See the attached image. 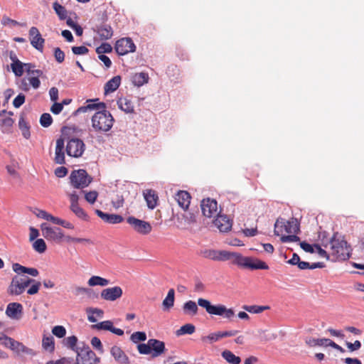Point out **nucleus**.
Here are the masks:
<instances>
[{"instance_id":"nucleus-1","label":"nucleus","mask_w":364,"mask_h":364,"mask_svg":"<svg viewBox=\"0 0 364 364\" xmlns=\"http://www.w3.org/2000/svg\"><path fill=\"white\" fill-rule=\"evenodd\" d=\"M90 100L85 106L79 107L76 112L83 113L89 110H97L91 118L92 128L97 133H105L109 131L114 124V119L112 114L105 109V104L103 102L93 103Z\"/></svg>"},{"instance_id":"nucleus-2","label":"nucleus","mask_w":364,"mask_h":364,"mask_svg":"<svg viewBox=\"0 0 364 364\" xmlns=\"http://www.w3.org/2000/svg\"><path fill=\"white\" fill-rule=\"evenodd\" d=\"M198 305L205 309L210 316H219L228 321H232L235 316V311L232 308H228L221 304H212L209 300L203 298H199L197 304L191 300L185 302L183 311L185 314L195 316L198 314Z\"/></svg>"},{"instance_id":"nucleus-3","label":"nucleus","mask_w":364,"mask_h":364,"mask_svg":"<svg viewBox=\"0 0 364 364\" xmlns=\"http://www.w3.org/2000/svg\"><path fill=\"white\" fill-rule=\"evenodd\" d=\"M325 247L329 251L332 261H343L350 257V247L343 237L338 233L333 235Z\"/></svg>"},{"instance_id":"nucleus-4","label":"nucleus","mask_w":364,"mask_h":364,"mask_svg":"<svg viewBox=\"0 0 364 364\" xmlns=\"http://www.w3.org/2000/svg\"><path fill=\"white\" fill-rule=\"evenodd\" d=\"M228 260H231L232 264L242 268L250 269H267L268 265L258 259H254L249 257H244L237 252H228Z\"/></svg>"},{"instance_id":"nucleus-5","label":"nucleus","mask_w":364,"mask_h":364,"mask_svg":"<svg viewBox=\"0 0 364 364\" xmlns=\"http://www.w3.org/2000/svg\"><path fill=\"white\" fill-rule=\"evenodd\" d=\"M299 231V223L297 219L292 218L289 220L279 218L274 224V235L277 236L284 235L283 233L296 234Z\"/></svg>"},{"instance_id":"nucleus-6","label":"nucleus","mask_w":364,"mask_h":364,"mask_svg":"<svg viewBox=\"0 0 364 364\" xmlns=\"http://www.w3.org/2000/svg\"><path fill=\"white\" fill-rule=\"evenodd\" d=\"M75 352L76 364H97L100 363V358L90 350L89 346H83L82 348H76Z\"/></svg>"},{"instance_id":"nucleus-7","label":"nucleus","mask_w":364,"mask_h":364,"mask_svg":"<svg viewBox=\"0 0 364 364\" xmlns=\"http://www.w3.org/2000/svg\"><path fill=\"white\" fill-rule=\"evenodd\" d=\"M1 340H4L3 345L4 346L9 348L18 354L22 353L31 357L36 355V352L33 349L26 347L22 343L15 341L7 336H4L1 338Z\"/></svg>"},{"instance_id":"nucleus-8","label":"nucleus","mask_w":364,"mask_h":364,"mask_svg":"<svg viewBox=\"0 0 364 364\" xmlns=\"http://www.w3.org/2000/svg\"><path fill=\"white\" fill-rule=\"evenodd\" d=\"M70 179L71 185L75 188H85L88 186L92 181V178L83 169L72 171Z\"/></svg>"},{"instance_id":"nucleus-9","label":"nucleus","mask_w":364,"mask_h":364,"mask_svg":"<svg viewBox=\"0 0 364 364\" xmlns=\"http://www.w3.org/2000/svg\"><path fill=\"white\" fill-rule=\"evenodd\" d=\"M42 235L47 240L60 243L64 239V234L60 228L51 227L44 223L41 225Z\"/></svg>"},{"instance_id":"nucleus-10","label":"nucleus","mask_w":364,"mask_h":364,"mask_svg":"<svg viewBox=\"0 0 364 364\" xmlns=\"http://www.w3.org/2000/svg\"><path fill=\"white\" fill-rule=\"evenodd\" d=\"M127 222L132 228L137 233L146 235L152 230V227L149 222L136 218L134 216H129L127 218Z\"/></svg>"},{"instance_id":"nucleus-11","label":"nucleus","mask_w":364,"mask_h":364,"mask_svg":"<svg viewBox=\"0 0 364 364\" xmlns=\"http://www.w3.org/2000/svg\"><path fill=\"white\" fill-rule=\"evenodd\" d=\"M85 149V145L80 139L72 138L67 143L66 152L70 156L78 158L82 155Z\"/></svg>"},{"instance_id":"nucleus-12","label":"nucleus","mask_w":364,"mask_h":364,"mask_svg":"<svg viewBox=\"0 0 364 364\" xmlns=\"http://www.w3.org/2000/svg\"><path fill=\"white\" fill-rule=\"evenodd\" d=\"M115 50L119 55H124L136 50V46L130 38H122L115 44Z\"/></svg>"},{"instance_id":"nucleus-13","label":"nucleus","mask_w":364,"mask_h":364,"mask_svg":"<svg viewBox=\"0 0 364 364\" xmlns=\"http://www.w3.org/2000/svg\"><path fill=\"white\" fill-rule=\"evenodd\" d=\"M29 41L31 45L40 52H43L45 44V39L42 37L38 28L32 26L28 31Z\"/></svg>"},{"instance_id":"nucleus-14","label":"nucleus","mask_w":364,"mask_h":364,"mask_svg":"<svg viewBox=\"0 0 364 364\" xmlns=\"http://www.w3.org/2000/svg\"><path fill=\"white\" fill-rule=\"evenodd\" d=\"M200 255L204 258L212 259L214 261H227L228 260V251L226 250H215L205 249L200 251Z\"/></svg>"},{"instance_id":"nucleus-15","label":"nucleus","mask_w":364,"mask_h":364,"mask_svg":"<svg viewBox=\"0 0 364 364\" xmlns=\"http://www.w3.org/2000/svg\"><path fill=\"white\" fill-rule=\"evenodd\" d=\"M122 294V289L120 287L115 286L102 289L100 297L105 301H114L121 298Z\"/></svg>"},{"instance_id":"nucleus-16","label":"nucleus","mask_w":364,"mask_h":364,"mask_svg":"<svg viewBox=\"0 0 364 364\" xmlns=\"http://www.w3.org/2000/svg\"><path fill=\"white\" fill-rule=\"evenodd\" d=\"M203 214L207 218H211L218 215V203L214 199L206 198L201 202Z\"/></svg>"},{"instance_id":"nucleus-17","label":"nucleus","mask_w":364,"mask_h":364,"mask_svg":"<svg viewBox=\"0 0 364 364\" xmlns=\"http://www.w3.org/2000/svg\"><path fill=\"white\" fill-rule=\"evenodd\" d=\"M23 314V306L16 302L9 303L6 309V315L11 319L18 320Z\"/></svg>"},{"instance_id":"nucleus-18","label":"nucleus","mask_w":364,"mask_h":364,"mask_svg":"<svg viewBox=\"0 0 364 364\" xmlns=\"http://www.w3.org/2000/svg\"><path fill=\"white\" fill-rule=\"evenodd\" d=\"M213 223L220 232H224L230 230L232 225V221L225 215H218Z\"/></svg>"},{"instance_id":"nucleus-19","label":"nucleus","mask_w":364,"mask_h":364,"mask_svg":"<svg viewBox=\"0 0 364 364\" xmlns=\"http://www.w3.org/2000/svg\"><path fill=\"white\" fill-rule=\"evenodd\" d=\"M95 213L104 222L109 224H118L124 220L119 215L105 213L100 210H96Z\"/></svg>"},{"instance_id":"nucleus-20","label":"nucleus","mask_w":364,"mask_h":364,"mask_svg":"<svg viewBox=\"0 0 364 364\" xmlns=\"http://www.w3.org/2000/svg\"><path fill=\"white\" fill-rule=\"evenodd\" d=\"M65 141L63 138H59L56 141V146L55 151L54 161L58 164H65V154H64Z\"/></svg>"},{"instance_id":"nucleus-21","label":"nucleus","mask_w":364,"mask_h":364,"mask_svg":"<svg viewBox=\"0 0 364 364\" xmlns=\"http://www.w3.org/2000/svg\"><path fill=\"white\" fill-rule=\"evenodd\" d=\"M152 357H158L162 355L166 350L165 343L157 339H149Z\"/></svg>"},{"instance_id":"nucleus-22","label":"nucleus","mask_w":364,"mask_h":364,"mask_svg":"<svg viewBox=\"0 0 364 364\" xmlns=\"http://www.w3.org/2000/svg\"><path fill=\"white\" fill-rule=\"evenodd\" d=\"M25 291L21 283V278L14 277L8 288V292L11 295H20Z\"/></svg>"},{"instance_id":"nucleus-23","label":"nucleus","mask_w":364,"mask_h":364,"mask_svg":"<svg viewBox=\"0 0 364 364\" xmlns=\"http://www.w3.org/2000/svg\"><path fill=\"white\" fill-rule=\"evenodd\" d=\"M175 200L177 201L179 206H181L184 210L188 209L191 203L190 194L185 191H179L176 194Z\"/></svg>"},{"instance_id":"nucleus-24","label":"nucleus","mask_w":364,"mask_h":364,"mask_svg":"<svg viewBox=\"0 0 364 364\" xmlns=\"http://www.w3.org/2000/svg\"><path fill=\"white\" fill-rule=\"evenodd\" d=\"M110 353L117 363L120 364H127L129 363L128 357L119 347L117 346L112 347Z\"/></svg>"},{"instance_id":"nucleus-25","label":"nucleus","mask_w":364,"mask_h":364,"mask_svg":"<svg viewBox=\"0 0 364 364\" xmlns=\"http://www.w3.org/2000/svg\"><path fill=\"white\" fill-rule=\"evenodd\" d=\"M12 269L18 274H28L33 277H37L39 274L38 270L36 268L26 267L21 265L18 263H14L12 265Z\"/></svg>"},{"instance_id":"nucleus-26","label":"nucleus","mask_w":364,"mask_h":364,"mask_svg":"<svg viewBox=\"0 0 364 364\" xmlns=\"http://www.w3.org/2000/svg\"><path fill=\"white\" fill-rule=\"evenodd\" d=\"M121 83V77L119 75H117L110 79L108 82H107L105 85V94L107 95L109 93H112L117 90L119 87Z\"/></svg>"},{"instance_id":"nucleus-27","label":"nucleus","mask_w":364,"mask_h":364,"mask_svg":"<svg viewBox=\"0 0 364 364\" xmlns=\"http://www.w3.org/2000/svg\"><path fill=\"white\" fill-rule=\"evenodd\" d=\"M194 221V215L191 213H182L176 215L177 227L185 228L186 225H189Z\"/></svg>"},{"instance_id":"nucleus-28","label":"nucleus","mask_w":364,"mask_h":364,"mask_svg":"<svg viewBox=\"0 0 364 364\" xmlns=\"http://www.w3.org/2000/svg\"><path fill=\"white\" fill-rule=\"evenodd\" d=\"M97 33L101 40H108L113 36V30L109 25L102 24L96 29Z\"/></svg>"},{"instance_id":"nucleus-29","label":"nucleus","mask_w":364,"mask_h":364,"mask_svg":"<svg viewBox=\"0 0 364 364\" xmlns=\"http://www.w3.org/2000/svg\"><path fill=\"white\" fill-rule=\"evenodd\" d=\"M175 291L173 289L168 290L166 298L162 302V309L164 311H168L174 305Z\"/></svg>"},{"instance_id":"nucleus-30","label":"nucleus","mask_w":364,"mask_h":364,"mask_svg":"<svg viewBox=\"0 0 364 364\" xmlns=\"http://www.w3.org/2000/svg\"><path fill=\"white\" fill-rule=\"evenodd\" d=\"M117 105L120 109L125 113H133L134 111V106L131 100L126 97L120 98L117 101Z\"/></svg>"},{"instance_id":"nucleus-31","label":"nucleus","mask_w":364,"mask_h":364,"mask_svg":"<svg viewBox=\"0 0 364 364\" xmlns=\"http://www.w3.org/2000/svg\"><path fill=\"white\" fill-rule=\"evenodd\" d=\"M143 194L149 208L154 209L156 206L158 200V196L155 194V192L152 190H146Z\"/></svg>"},{"instance_id":"nucleus-32","label":"nucleus","mask_w":364,"mask_h":364,"mask_svg":"<svg viewBox=\"0 0 364 364\" xmlns=\"http://www.w3.org/2000/svg\"><path fill=\"white\" fill-rule=\"evenodd\" d=\"M87 319L90 322L95 323L97 318H102L104 316V311L97 308H89L87 309Z\"/></svg>"},{"instance_id":"nucleus-33","label":"nucleus","mask_w":364,"mask_h":364,"mask_svg":"<svg viewBox=\"0 0 364 364\" xmlns=\"http://www.w3.org/2000/svg\"><path fill=\"white\" fill-rule=\"evenodd\" d=\"M110 284L109 280L100 276H92L87 281L90 287H106Z\"/></svg>"},{"instance_id":"nucleus-34","label":"nucleus","mask_w":364,"mask_h":364,"mask_svg":"<svg viewBox=\"0 0 364 364\" xmlns=\"http://www.w3.org/2000/svg\"><path fill=\"white\" fill-rule=\"evenodd\" d=\"M14 120L11 117H6L0 122V129L4 134H11L12 132V127Z\"/></svg>"},{"instance_id":"nucleus-35","label":"nucleus","mask_w":364,"mask_h":364,"mask_svg":"<svg viewBox=\"0 0 364 364\" xmlns=\"http://www.w3.org/2000/svg\"><path fill=\"white\" fill-rule=\"evenodd\" d=\"M149 76L146 73H136L132 77V82L134 85L140 87L148 82Z\"/></svg>"},{"instance_id":"nucleus-36","label":"nucleus","mask_w":364,"mask_h":364,"mask_svg":"<svg viewBox=\"0 0 364 364\" xmlns=\"http://www.w3.org/2000/svg\"><path fill=\"white\" fill-rule=\"evenodd\" d=\"M222 357L230 364H240L241 359L239 356L235 355L229 350H225L222 353Z\"/></svg>"},{"instance_id":"nucleus-37","label":"nucleus","mask_w":364,"mask_h":364,"mask_svg":"<svg viewBox=\"0 0 364 364\" xmlns=\"http://www.w3.org/2000/svg\"><path fill=\"white\" fill-rule=\"evenodd\" d=\"M329 338H307L305 341L309 347L314 346H328Z\"/></svg>"},{"instance_id":"nucleus-38","label":"nucleus","mask_w":364,"mask_h":364,"mask_svg":"<svg viewBox=\"0 0 364 364\" xmlns=\"http://www.w3.org/2000/svg\"><path fill=\"white\" fill-rule=\"evenodd\" d=\"M70 210L80 219L83 220H88L89 216L86 212L80 206L79 203L70 205Z\"/></svg>"},{"instance_id":"nucleus-39","label":"nucleus","mask_w":364,"mask_h":364,"mask_svg":"<svg viewBox=\"0 0 364 364\" xmlns=\"http://www.w3.org/2000/svg\"><path fill=\"white\" fill-rule=\"evenodd\" d=\"M42 346L44 350L48 352H53L55 348L54 338L53 336H44L42 341Z\"/></svg>"},{"instance_id":"nucleus-40","label":"nucleus","mask_w":364,"mask_h":364,"mask_svg":"<svg viewBox=\"0 0 364 364\" xmlns=\"http://www.w3.org/2000/svg\"><path fill=\"white\" fill-rule=\"evenodd\" d=\"M269 306H257V305H251V306H243L242 309L245 311L252 313V314H260L262 311L269 309Z\"/></svg>"},{"instance_id":"nucleus-41","label":"nucleus","mask_w":364,"mask_h":364,"mask_svg":"<svg viewBox=\"0 0 364 364\" xmlns=\"http://www.w3.org/2000/svg\"><path fill=\"white\" fill-rule=\"evenodd\" d=\"M18 127L22 132L23 137L26 139H29L31 136L29 126L22 116L19 119Z\"/></svg>"},{"instance_id":"nucleus-42","label":"nucleus","mask_w":364,"mask_h":364,"mask_svg":"<svg viewBox=\"0 0 364 364\" xmlns=\"http://www.w3.org/2000/svg\"><path fill=\"white\" fill-rule=\"evenodd\" d=\"M11 66L14 73L16 76L20 77L23 75L24 72V65L22 62H21L18 60H16V61H14Z\"/></svg>"},{"instance_id":"nucleus-43","label":"nucleus","mask_w":364,"mask_h":364,"mask_svg":"<svg viewBox=\"0 0 364 364\" xmlns=\"http://www.w3.org/2000/svg\"><path fill=\"white\" fill-rule=\"evenodd\" d=\"M53 8L55 11L56 14L58 16L59 18L61 20H64L67 18V11L64 6L60 5L58 2H54L53 4Z\"/></svg>"},{"instance_id":"nucleus-44","label":"nucleus","mask_w":364,"mask_h":364,"mask_svg":"<svg viewBox=\"0 0 364 364\" xmlns=\"http://www.w3.org/2000/svg\"><path fill=\"white\" fill-rule=\"evenodd\" d=\"M222 338L221 331L210 333L208 336H203L201 340L204 343H213Z\"/></svg>"},{"instance_id":"nucleus-45","label":"nucleus","mask_w":364,"mask_h":364,"mask_svg":"<svg viewBox=\"0 0 364 364\" xmlns=\"http://www.w3.org/2000/svg\"><path fill=\"white\" fill-rule=\"evenodd\" d=\"M32 246L34 250L40 254L45 252L47 248L45 241L41 238L36 240Z\"/></svg>"},{"instance_id":"nucleus-46","label":"nucleus","mask_w":364,"mask_h":364,"mask_svg":"<svg viewBox=\"0 0 364 364\" xmlns=\"http://www.w3.org/2000/svg\"><path fill=\"white\" fill-rule=\"evenodd\" d=\"M196 328L191 323H187L182 326L180 329H178L176 332L178 336L183 335V334H192L195 332Z\"/></svg>"},{"instance_id":"nucleus-47","label":"nucleus","mask_w":364,"mask_h":364,"mask_svg":"<svg viewBox=\"0 0 364 364\" xmlns=\"http://www.w3.org/2000/svg\"><path fill=\"white\" fill-rule=\"evenodd\" d=\"M77 342V338L75 336H69L67 338H65L63 341V343L65 346L71 348L72 350H76V346Z\"/></svg>"},{"instance_id":"nucleus-48","label":"nucleus","mask_w":364,"mask_h":364,"mask_svg":"<svg viewBox=\"0 0 364 364\" xmlns=\"http://www.w3.org/2000/svg\"><path fill=\"white\" fill-rule=\"evenodd\" d=\"M113 326V323L111 321H104L93 325L92 328L97 330H107L111 331Z\"/></svg>"},{"instance_id":"nucleus-49","label":"nucleus","mask_w":364,"mask_h":364,"mask_svg":"<svg viewBox=\"0 0 364 364\" xmlns=\"http://www.w3.org/2000/svg\"><path fill=\"white\" fill-rule=\"evenodd\" d=\"M53 122L52 117L48 113H44L40 118V123L43 127H48Z\"/></svg>"},{"instance_id":"nucleus-50","label":"nucleus","mask_w":364,"mask_h":364,"mask_svg":"<svg viewBox=\"0 0 364 364\" xmlns=\"http://www.w3.org/2000/svg\"><path fill=\"white\" fill-rule=\"evenodd\" d=\"M112 48L107 43H103L96 48V53L99 55H104V53H109L112 52Z\"/></svg>"},{"instance_id":"nucleus-51","label":"nucleus","mask_w":364,"mask_h":364,"mask_svg":"<svg viewBox=\"0 0 364 364\" xmlns=\"http://www.w3.org/2000/svg\"><path fill=\"white\" fill-rule=\"evenodd\" d=\"M131 341L133 343H138L139 341H144L146 339V335L144 332L137 331L132 334Z\"/></svg>"},{"instance_id":"nucleus-52","label":"nucleus","mask_w":364,"mask_h":364,"mask_svg":"<svg viewBox=\"0 0 364 364\" xmlns=\"http://www.w3.org/2000/svg\"><path fill=\"white\" fill-rule=\"evenodd\" d=\"M52 333L58 338H63L66 334V330L63 326H55L52 329Z\"/></svg>"},{"instance_id":"nucleus-53","label":"nucleus","mask_w":364,"mask_h":364,"mask_svg":"<svg viewBox=\"0 0 364 364\" xmlns=\"http://www.w3.org/2000/svg\"><path fill=\"white\" fill-rule=\"evenodd\" d=\"M137 349L140 354L149 355L151 353V347L149 346V341L147 343H140L137 346Z\"/></svg>"},{"instance_id":"nucleus-54","label":"nucleus","mask_w":364,"mask_h":364,"mask_svg":"<svg viewBox=\"0 0 364 364\" xmlns=\"http://www.w3.org/2000/svg\"><path fill=\"white\" fill-rule=\"evenodd\" d=\"M314 250L317 252L321 257L326 258L327 259L331 260V257L329 255V251L328 252L323 249H322L318 245H314Z\"/></svg>"},{"instance_id":"nucleus-55","label":"nucleus","mask_w":364,"mask_h":364,"mask_svg":"<svg viewBox=\"0 0 364 364\" xmlns=\"http://www.w3.org/2000/svg\"><path fill=\"white\" fill-rule=\"evenodd\" d=\"M54 57L58 63H61L65 60V53L60 48H55L54 49Z\"/></svg>"},{"instance_id":"nucleus-56","label":"nucleus","mask_w":364,"mask_h":364,"mask_svg":"<svg viewBox=\"0 0 364 364\" xmlns=\"http://www.w3.org/2000/svg\"><path fill=\"white\" fill-rule=\"evenodd\" d=\"M281 241L282 242H299L300 238L296 234H290L289 235H282Z\"/></svg>"},{"instance_id":"nucleus-57","label":"nucleus","mask_w":364,"mask_h":364,"mask_svg":"<svg viewBox=\"0 0 364 364\" xmlns=\"http://www.w3.org/2000/svg\"><path fill=\"white\" fill-rule=\"evenodd\" d=\"M72 51L75 55H85L89 52V50L87 47L82 46L72 47Z\"/></svg>"},{"instance_id":"nucleus-58","label":"nucleus","mask_w":364,"mask_h":364,"mask_svg":"<svg viewBox=\"0 0 364 364\" xmlns=\"http://www.w3.org/2000/svg\"><path fill=\"white\" fill-rule=\"evenodd\" d=\"M98 193L95 191H90L88 193H86L85 195V200L92 204L95 202L97 198Z\"/></svg>"},{"instance_id":"nucleus-59","label":"nucleus","mask_w":364,"mask_h":364,"mask_svg":"<svg viewBox=\"0 0 364 364\" xmlns=\"http://www.w3.org/2000/svg\"><path fill=\"white\" fill-rule=\"evenodd\" d=\"M25 102V95L23 94H18L13 101V105L16 108L20 107Z\"/></svg>"},{"instance_id":"nucleus-60","label":"nucleus","mask_w":364,"mask_h":364,"mask_svg":"<svg viewBox=\"0 0 364 364\" xmlns=\"http://www.w3.org/2000/svg\"><path fill=\"white\" fill-rule=\"evenodd\" d=\"M30 86H32L34 89H38L40 87L41 82L36 76L29 75L27 77Z\"/></svg>"},{"instance_id":"nucleus-61","label":"nucleus","mask_w":364,"mask_h":364,"mask_svg":"<svg viewBox=\"0 0 364 364\" xmlns=\"http://www.w3.org/2000/svg\"><path fill=\"white\" fill-rule=\"evenodd\" d=\"M18 87H19V89H21V90H23V91L29 90L30 85H29L28 80L27 77H23L19 81Z\"/></svg>"},{"instance_id":"nucleus-62","label":"nucleus","mask_w":364,"mask_h":364,"mask_svg":"<svg viewBox=\"0 0 364 364\" xmlns=\"http://www.w3.org/2000/svg\"><path fill=\"white\" fill-rule=\"evenodd\" d=\"M41 287V282H36L33 283L32 286L28 289L27 293L30 295L38 293Z\"/></svg>"},{"instance_id":"nucleus-63","label":"nucleus","mask_w":364,"mask_h":364,"mask_svg":"<svg viewBox=\"0 0 364 364\" xmlns=\"http://www.w3.org/2000/svg\"><path fill=\"white\" fill-rule=\"evenodd\" d=\"M91 344L95 348L100 350L101 353L103 352L102 344L98 338L93 337L91 340Z\"/></svg>"},{"instance_id":"nucleus-64","label":"nucleus","mask_w":364,"mask_h":364,"mask_svg":"<svg viewBox=\"0 0 364 364\" xmlns=\"http://www.w3.org/2000/svg\"><path fill=\"white\" fill-rule=\"evenodd\" d=\"M63 109V104H60L58 102H55V103L50 107V111L54 114H58L61 112Z\"/></svg>"}]
</instances>
